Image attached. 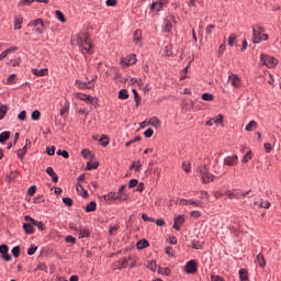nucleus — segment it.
<instances>
[{
	"label": "nucleus",
	"instance_id": "obj_43",
	"mask_svg": "<svg viewBox=\"0 0 281 281\" xmlns=\"http://www.w3.org/2000/svg\"><path fill=\"white\" fill-rule=\"evenodd\" d=\"M158 273H160L161 276H170L171 271L170 268H159Z\"/></svg>",
	"mask_w": 281,
	"mask_h": 281
},
{
	"label": "nucleus",
	"instance_id": "obj_52",
	"mask_svg": "<svg viewBox=\"0 0 281 281\" xmlns=\"http://www.w3.org/2000/svg\"><path fill=\"white\" fill-rule=\"evenodd\" d=\"M214 124H223V114H218L217 116L213 117Z\"/></svg>",
	"mask_w": 281,
	"mask_h": 281
},
{
	"label": "nucleus",
	"instance_id": "obj_45",
	"mask_svg": "<svg viewBox=\"0 0 281 281\" xmlns=\"http://www.w3.org/2000/svg\"><path fill=\"white\" fill-rule=\"evenodd\" d=\"M32 120H34L35 122L41 120V111L35 110L33 111L32 115H31Z\"/></svg>",
	"mask_w": 281,
	"mask_h": 281
},
{
	"label": "nucleus",
	"instance_id": "obj_7",
	"mask_svg": "<svg viewBox=\"0 0 281 281\" xmlns=\"http://www.w3.org/2000/svg\"><path fill=\"white\" fill-rule=\"evenodd\" d=\"M24 220L27 222V223H24L23 224V229L25 232V234H33L34 233V218H32L30 215H26L24 217Z\"/></svg>",
	"mask_w": 281,
	"mask_h": 281
},
{
	"label": "nucleus",
	"instance_id": "obj_63",
	"mask_svg": "<svg viewBox=\"0 0 281 281\" xmlns=\"http://www.w3.org/2000/svg\"><path fill=\"white\" fill-rule=\"evenodd\" d=\"M164 30L165 32H172V23L166 22Z\"/></svg>",
	"mask_w": 281,
	"mask_h": 281
},
{
	"label": "nucleus",
	"instance_id": "obj_13",
	"mask_svg": "<svg viewBox=\"0 0 281 281\" xmlns=\"http://www.w3.org/2000/svg\"><path fill=\"white\" fill-rule=\"evenodd\" d=\"M183 223H186V218L183 217V215L175 217L173 229H181V225H183Z\"/></svg>",
	"mask_w": 281,
	"mask_h": 281
},
{
	"label": "nucleus",
	"instance_id": "obj_10",
	"mask_svg": "<svg viewBox=\"0 0 281 281\" xmlns=\"http://www.w3.org/2000/svg\"><path fill=\"white\" fill-rule=\"evenodd\" d=\"M135 63H137L135 55H128L121 60L122 67H131V65H135Z\"/></svg>",
	"mask_w": 281,
	"mask_h": 281
},
{
	"label": "nucleus",
	"instance_id": "obj_58",
	"mask_svg": "<svg viewBox=\"0 0 281 281\" xmlns=\"http://www.w3.org/2000/svg\"><path fill=\"white\" fill-rule=\"evenodd\" d=\"M26 117H27V112H25V111L20 112L18 115V120H21L22 122H24V120H26Z\"/></svg>",
	"mask_w": 281,
	"mask_h": 281
},
{
	"label": "nucleus",
	"instance_id": "obj_35",
	"mask_svg": "<svg viewBox=\"0 0 281 281\" xmlns=\"http://www.w3.org/2000/svg\"><path fill=\"white\" fill-rule=\"evenodd\" d=\"M97 203L94 201L90 202L87 206H86V212H95V207H97Z\"/></svg>",
	"mask_w": 281,
	"mask_h": 281
},
{
	"label": "nucleus",
	"instance_id": "obj_26",
	"mask_svg": "<svg viewBox=\"0 0 281 281\" xmlns=\"http://www.w3.org/2000/svg\"><path fill=\"white\" fill-rule=\"evenodd\" d=\"M256 128H258V122L256 121H250L249 124L246 125V131L251 132V131H256Z\"/></svg>",
	"mask_w": 281,
	"mask_h": 281
},
{
	"label": "nucleus",
	"instance_id": "obj_64",
	"mask_svg": "<svg viewBox=\"0 0 281 281\" xmlns=\"http://www.w3.org/2000/svg\"><path fill=\"white\" fill-rule=\"evenodd\" d=\"M211 281H223V279L220 276H212Z\"/></svg>",
	"mask_w": 281,
	"mask_h": 281
},
{
	"label": "nucleus",
	"instance_id": "obj_40",
	"mask_svg": "<svg viewBox=\"0 0 281 281\" xmlns=\"http://www.w3.org/2000/svg\"><path fill=\"white\" fill-rule=\"evenodd\" d=\"M26 154H27V146L26 145L22 149L18 150V157H20V159H23V157H25Z\"/></svg>",
	"mask_w": 281,
	"mask_h": 281
},
{
	"label": "nucleus",
	"instance_id": "obj_8",
	"mask_svg": "<svg viewBox=\"0 0 281 281\" xmlns=\"http://www.w3.org/2000/svg\"><path fill=\"white\" fill-rule=\"evenodd\" d=\"M184 271L191 274L196 273V271H199V263L196 262V260L192 259L188 261L184 267Z\"/></svg>",
	"mask_w": 281,
	"mask_h": 281
},
{
	"label": "nucleus",
	"instance_id": "obj_32",
	"mask_svg": "<svg viewBox=\"0 0 281 281\" xmlns=\"http://www.w3.org/2000/svg\"><path fill=\"white\" fill-rule=\"evenodd\" d=\"M76 190L79 194H81L82 196L87 198V191H85V189L82 188V184H80V182H78L76 184Z\"/></svg>",
	"mask_w": 281,
	"mask_h": 281
},
{
	"label": "nucleus",
	"instance_id": "obj_50",
	"mask_svg": "<svg viewBox=\"0 0 281 281\" xmlns=\"http://www.w3.org/2000/svg\"><path fill=\"white\" fill-rule=\"evenodd\" d=\"M36 249H38L37 246L32 245L29 249H27V255L29 256H34L36 254Z\"/></svg>",
	"mask_w": 281,
	"mask_h": 281
},
{
	"label": "nucleus",
	"instance_id": "obj_60",
	"mask_svg": "<svg viewBox=\"0 0 281 281\" xmlns=\"http://www.w3.org/2000/svg\"><path fill=\"white\" fill-rule=\"evenodd\" d=\"M63 201L65 205H68V207H71V205H74V200H71L70 198H64Z\"/></svg>",
	"mask_w": 281,
	"mask_h": 281
},
{
	"label": "nucleus",
	"instance_id": "obj_48",
	"mask_svg": "<svg viewBox=\"0 0 281 281\" xmlns=\"http://www.w3.org/2000/svg\"><path fill=\"white\" fill-rule=\"evenodd\" d=\"M147 269H150V271H156L157 262L156 261H148Z\"/></svg>",
	"mask_w": 281,
	"mask_h": 281
},
{
	"label": "nucleus",
	"instance_id": "obj_54",
	"mask_svg": "<svg viewBox=\"0 0 281 281\" xmlns=\"http://www.w3.org/2000/svg\"><path fill=\"white\" fill-rule=\"evenodd\" d=\"M117 200L119 201H127L128 195H126L125 193H116Z\"/></svg>",
	"mask_w": 281,
	"mask_h": 281
},
{
	"label": "nucleus",
	"instance_id": "obj_16",
	"mask_svg": "<svg viewBox=\"0 0 281 281\" xmlns=\"http://www.w3.org/2000/svg\"><path fill=\"white\" fill-rule=\"evenodd\" d=\"M78 100H81L82 102H93V99L85 93H76L75 94Z\"/></svg>",
	"mask_w": 281,
	"mask_h": 281
},
{
	"label": "nucleus",
	"instance_id": "obj_4",
	"mask_svg": "<svg viewBox=\"0 0 281 281\" xmlns=\"http://www.w3.org/2000/svg\"><path fill=\"white\" fill-rule=\"evenodd\" d=\"M199 170H200V176L202 178L203 183H212V181H214V175H212L210 170H207V167L200 166Z\"/></svg>",
	"mask_w": 281,
	"mask_h": 281
},
{
	"label": "nucleus",
	"instance_id": "obj_15",
	"mask_svg": "<svg viewBox=\"0 0 281 281\" xmlns=\"http://www.w3.org/2000/svg\"><path fill=\"white\" fill-rule=\"evenodd\" d=\"M103 199L106 203H113V201H117V193L110 192L106 195H104Z\"/></svg>",
	"mask_w": 281,
	"mask_h": 281
},
{
	"label": "nucleus",
	"instance_id": "obj_44",
	"mask_svg": "<svg viewBox=\"0 0 281 281\" xmlns=\"http://www.w3.org/2000/svg\"><path fill=\"white\" fill-rule=\"evenodd\" d=\"M21 254V246H15L12 248V255L14 256V258H19Z\"/></svg>",
	"mask_w": 281,
	"mask_h": 281
},
{
	"label": "nucleus",
	"instance_id": "obj_3",
	"mask_svg": "<svg viewBox=\"0 0 281 281\" xmlns=\"http://www.w3.org/2000/svg\"><path fill=\"white\" fill-rule=\"evenodd\" d=\"M29 27H32L35 34H44L45 33V23H43V19H36L29 23Z\"/></svg>",
	"mask_w": 281,
	"mask_h": 281
},
{
	"label": "nucleus",
	"instance_id": "obj_20",
	"mask_svg": "<svg viewBox=\"0 0 281 281\" xmlns=\"http://www.w3.org/2000/svg\"><path fill=\"white\" fill-rule=\"evenodd\" d=\"M48 69L47 68H44V69H33L32 70V74H34V76H37V77H43V76H47L48 74Z\"/></svg>",
	"mask_w": 281,
	"mask_h": 281
},
{
	"label": "nucleus",
	"instance_id": "obj_30",
	"mask_svg": "<svg viewBox=\"0 0 281 281\" xmlns=\"http://www.w3.org/2000/svg\"><path fill=\"white\" fill-rule=\"evenodd\" d=\"M10 139V132H2L0 134V144H5Z\"/></svg>",
	"mask_w": 281,
	"mask_h": 281
},
{
	"label": "nucleus",
	"instance_id": "obj_39",
	"mask_svg": "<svg viewBox=\"0 0 281 281\" xmlns=\"http://www.w3.org/2000/svg\"><path fill=\"white\" fill-rule=\"evenodd\" d=\"M238 38V36H236V34H231L229 37H228V45L231 47H234V44L236 43V40Z\"/></svg>",
	"mask_w": 281,
	"mask_h": 281
},
{
	"label": "nucleus",
	"instance_id": "obj_47",
	"mask_svg": "<svg viewBox=\"0 0 281 281\" xmlns=\"http://www.w3.org/2000/svg\"><path fill=\"white\" fill-rule=\"evenodd\" d=\"M81 155H82V157H85V159H91V157H92L91 150H89V149H83L81 151Z\"/></svg>",
	"mask_w": 281,
	"mask_h": 281
},
{
	"label": "nucleus",
	"instance_id": "obj_31",
	"mask_svg": "<svg viewBox=\"0 0 281 281\" xmlns=\"http://www.w3.org/2000/svg\"><path fill=\"white\" fill-rule=\"evenodd\" d=\"M119 100H128V90L126 89L120 90Z\"/></svg>",
	"mask_w": 281,
	"mask_h": 281
},
{
	"label": "nucleus",
	"instance_id": "obj_5",
	"mask_svg": "<svg viewBox=\"0 0 281 281\" xmlns=\"http://www.w3.org/2000/svg\"><path fill=\"white\" fill-rule=\"evenodd\" d=\"M261 63L268 67V69H273L278 65V59L269 55H261Z\"/></svg>",
	"mask_w": 281,
	"mask_h": 281
},
{
	"label": "nucleus",
	"instance_id": "obj_55",
	"mask_svg": "<svg viewBox=\"0 0 281 281\" xmlns=\"http://www.w3.org/2000/svg\"><path fill=\"white\" fill-rule=\"evenodd\" d=\"M192 249H203V243H201V241H193Z\"/></svg>",
	"mask_w": 281,
	"mask_h": 281
},
{
	"label": "nucleus",
	"instance_id": "obj_2",
	"mask_svg": "<svg viewBox=\"0 0 281 281\" xmlns=\"http://www.w3.org/2000/svg\"><path fill=\"white\" fill-rule=\"evenodd\" d=\"M261 41H269V35L265 34L262 26L252 25V43H261Z\"/></svg>",
	"mask_w": 281,
	"mask_h": 281
},
{
	"label": "nucleus",
	"instance_id": "obj_38",
	"mask_svg": "<svg viewBox=\"0 0 281 281\" xmlns=\"http://www.w3.org/2000/svg\"><path fill=\"white\" fill-rule=\"evenodd\" d=\"M98 166H100V164L89 161L87 164L86 170H97Z\"/></svg>",
	"mask_w": 281,
	"mask_h": 281
},
{
	"label": "nucleus",
	"instance_id": "obj_23",
	"mask_svg": "<svg viewBox=\"0 0 281 281\" xmlns=\"http://www.w3.org/2000/svg\"><path fill=\"white\" fill-rule=\"evenodd\" d=\"M181 205H194V207H199L200 202L194 200H181Z\"/></svg>",
	"mask_w": 281,
	"mask_h": 281
},
{
	"label": "nucleus",
	"instance_id": "obj_49",
	"mask_svg": "<svg viewBox=\"0 0 281 281\" xmlns=\"http://www.w3.org/2000/svg\"><path fill=\"white\" fill-rule=\"evenodd\" d=\"M57 155L64 157V159H69V151L67 150H57Z\"/></svg>",
	"mask_w": 281,
	"mask_h": 281
},
{
	"label": "nucleus",
	"instance_id": "obj_21",
	"mask_svg": "<svg viewBox=\"0 0 281 281\" xmlns=\"http://www.w3.org/2000/svg\"><path fill=\"white\" fill-rule=\"evenodd\" d=\"M239 280L240 281H249V272L246 269L239 270Z\"/></svg>",
	"mask_w": 281,
	"mask_h": 281
},
{
	"label": "nucleus",
	"instance_id": "obj_36",
	"mask_svg": "<svg viewBox=\"0 0 281 281\" xmlns=\"http://www.w3.org/2000/svg\"><path fill=\"white\" fill-rule=\"evenodd\" d=\"M8 115V106L1 105L0 106V120H3Z\"/></svg>",
	"mask_w": 281,
	"mask_h": 281
},
{
	"label": "nucleus",
	"instance_id": "obj_33",
	"mask_svg": "<svg viewBox=\"0 0 281 281\" xmlns=\"http://www.w3.org/2000/svg\"><path fill=\"white\" fill-rule=\"evenodd\" d=\"M252 155L254 153L251 150H248L247 154L241 159L243 164H248L249 161H251Z\"/></svg>",
	"mask_w": 281,
	"mask_h": 281
},
{
	"label": "nucleus",
	"instance_id": "obj_37",
	"mask_svg": "<svg viewBox=\"0 0 281 281\" xmlns=\"http://www.w3.org/2000/svg\"><path fill=\"white\" fill-rule=\"evenodd\" d=\"M148 240L146 239H143V240H139L137 243V249H146V247H148Z\"/></svg>",
	"mask_w": 281,
	"mask_h": 281
},
{
	"label": "nucleus",
	"instance_id": "obj_41",
	"mask_svg": "<svg viewBox=\"0 0 281 281\" xmlns=\"http://www.w3.org/2000/svg\"><path fill=\"white\" fill-rule=\"evenodd\" d=\"M134 41L138 44L142 41V31L137 30L134 32Z\"/></svg>",
	"mask_w": 281,
	"mask_h": 281
},
{
	"label": "nucleus",
	"instance_id": "obj_14",
	"mask_svg": "<svg viewBox=\"0 0 281 281\" xmlns=\"http://www.w3.org/2000/svg\"><path fill=\"white\" fill-rule=\"evenodd\" d=\"M79 238H89V236L91 235V233H89V227H82L79 226Z\"/></svg>",
	"mask_w": 281,
	"mask_h": 281
},
{
	"label": "nucleus",
	"instance_id": "obj_57",
	"mask_svg": "<svg viewBox=\"0 0 281 281\" xmlns=\"http://www.w3.org/2000/svg\"><path fill=\"white\" fill-rule=\"evenodd\" d=\"M120 229V225H114L110 227V236H115V232Z\"/></svg>",
	"mask_w": 281,
	"mask_h": 281
},
{
	"label": "nucleus",
	"instance_id": "obj_46",
	"mask_svg": "<svg viewBox=\"0 0 281 281\" xmlns=\"http://www.w3.org/2000/svg\"><path fill=\"white\" fill-rule=\"evenodd\" d=\"M202 100H205V102H212V100H214V95H212L211 93H203Z\"/></svg>",
	"mask_w": 281,
	"mask_h": 281
},
{
	"label": "nucleus",
	"instance_id": "obj_53",
	"mask_svg": "<svg viewBox=\"0 0 281 281\" xmlns=\"http://www.w3.org/2000/svg\"><path fill=\"white\" fill-rule=\"evenodd\" d=\"M131 168H134L135 172H139L142 170V164L139 161L134 162Z\"/></svg>",
	"mask_w": 281,
	"mask_h": 281
},
{
	"label": "nucleus",
	"instance_id": "obj_22",
	"mask_svg": "<svg viewBox=\"0 0 281 281\" xmlns=\"http://www.w3.org/2000/svg\"><path fill=\"white\" fill-rule=\"evenodd\" d=\"M19 49L16 46H13L11 48H8L7 50L2 52L0 55V60H3V58L8 57V54H12V52H16Z\"/></svg>",
	"mask_w": 281,
	"mask_h": 281
},
{
	"label": "nucleus",
	"instance_id": "obj_56",
	"mask_svg": "<svg viewBox=\"0 0 281 281\" xmlns=\"http://www.w3.org/2000/svg\"><path fill=\"white\" fill-rule=\"evenodd\" d=\"M65 113H69V103H65L60 110V115H65Z\"/></svg>",
	"mask_w": 281,
	"mask_h": 281
},
{
	"label": "nucleus",
	"instance_id": "obj_24",
	"mask_svg": "<svg viewBox=\"0 0 281 281\" xmlns=\"http://www.w3.org/2000/svg\"><path fill=\"white\" fill-rule=\"evenodd\" d=\"M150 9L154 10V12H160L164 9V4L156 1L150 5Z\"/></svg>",
	"mask_w": 281,
	"mask_h": 281
},
{
	"label": "nucleus",
	"instance_id": "obj_34",
	"mask_svg": "<svg viewBox=\"0 0 281 281\" xmlns=\"http://www.w3.org/2000/svg\"><path fill=\"white\" fill-rule=\"evenodd\" d=\"M21 25H23V18H15L14 30H21Z\"/></svg>",
	"mask_w": 281,
	"mask_h": 281
},
{
	"label": "nucleus",
	"instance_id": "obj_59",
	"mask_svg": "<svg viewBox=\"0 0 281 281\" xmlns=\"http://www.w3.org/2000/svg\"><path fill=\"white\" fill-rule=\"evenodd\" d=\"M34 1L36 0H22L19 5L23 7V5H32V3H34Z\"/></svg>",
	"mask_w": 281,
	"mask_h": 281
},
{
	"label": "nucleus",
	"instance_id": "obj_11",
	"mask_svg": "<svg viewBox=\"0 0 281 281\" xmlns=\"http://www.w3.org/2000/svg\"><path fill=\"white\" fill-rule=\"evenodd\" d=\"M8 251H10V248L8 247V245L5 244L0 245V254L2 255L3 260H5L7 262H10V260H12V256H10Z\"/></svg>",
	"mask_w": 281,
	"mask_h": 281
},
{
	"label": "nucleus",
	"instance_id": "obj_51",
	"mask_svg": "<svg viewBox=\"0 0 281 281\" xmlns=\"http://www.w3.org/2000/svg\"><path fill=\"white\" fill-rule=\"evenodd\" d=\"M259 207H262L263 210H269V207H271V203L268 201H261L259 203Z\"/></svg>",
	"mask_w": 281,
	"mask_h": 281
},
{
	"label": "nucleus",
	"instance_id": "obj_61",
	"mask_svg": "<svg viewBox=\"0 0 281 281\" xmlns=\"http://www.w3.org/2000/svg\"><path fill=\"white\" fill-rule=\"evenodd\" d=\"M138 183L139 181H137V179H132L130 180L128 188H137Z\"/></svg>",
	"mask_w": 281,
	"mask_h": 281
},
{
	"label": "nucleus",
	"instance_id": "obj_25",
	"mask_svg": "<svg viewBox=\"0 0 281 281\" xmlns=\"http://www.w3.org/2000/svg\"><path fill=\"white\" fill-rule=\"evenodd\" d=\"M149 124L155 128H159V126H161V121L157 116H155L149 120Z\"/></svg>",
	"mask_w": 281,
	"mask_h": 281
},
{
	"label": "nucleus",
	"instance_id": "obj_12",
	"mask_svg": "<svg viewBox=\"0 0 281 281\" xmlns=\"http://www.w3.org/2000/svg\"><path fill=\"white\" fill-rule=\"evenodd\" d=\"M236 164H238V156H227L224 159L225 166H236Z\"/></svg>",
	"mask_w": 281,
	"mask_h": 281
},
{
	"label": "nucleus",
	"instance_id": "obj_27",
	"mask_svg": "<svg viewBox=\"0 0 281 281\" xmlns=\"http://www.w3.org/2000/svg\"><path fill=\"white\" fill-rule=\"evenodd\" d=\"M55 16L61 23H67V18H65V14L61 11H59V10L55 11Z\"/></svg>",
	"mask_w": 281,
	"mask_h": 281
},
{
	"label": "nucleus",
	"instance_id": "obj_29",
	"mask_svg": "<svg viewBox=\"0 0 281 281\" xmlns=\"http://www.w3.org/2000/svg\"><path fill=\"white\" fill-rule=\"evenodd\" d=\"M18 178H19V172L12 171L9 176H7V181L8 183H12V181H14Z\"/></svg>",
	"mask_w": 281,
	"mask_h": 281
},
{
	"label": "nucleus",
	"instance_id": "obj_42",
	"mask_svg": "<svg viewBox=\"0 0 281 281\" xmlns=\"http://www.w3.org/2000/svg\"><path fill=\"white\" fill-rule=\"evenodd\" d=\"M33 224H34V227H37V229H40L41 232H43V229H45V224H43V222L33 220Z\"/></svg>",
	"mask_w": 281,
	"mask_h": 281
},
{
	"label": "nucleus",
	"instance_id": "obj_6",
	"mask_svg": "<svg viewBox=\"0 0 281 281\" xmlns=\"http://www.w3.org/2000/svg\"><path fill=\"white\" fill-rule=\"evenodd\" d=\"M225 194H226V196H228V199H243L245 196H248V194H251V190H249L247 192H241V191L234 189V190L226 191Z\"/></svg>",
	"mask_w": 281,
	"mask_h": 281
},
{
	"label": "nucleus",
	"instance_id": "obj_17",
	"mask_svg": "<svg viewBox=\"0 0 281 281\" xmlns=\"http://www.w3.org/2000/svg\"><path fill=\"white\" fill-rule=\"evenodd\" d=\"M93 139H97V142H100L101 146L103 147L109 146V137L106 135H102L100 138H98V136H93Z\"/></svg>",
	"mask_w": 281,
	"mask_h": 281
},
{
	"label": "nucleus",
	"instance_id": "obj_62",
	"mask_svg": "<svg viewBox=\"0 0 281 281\" xmlns=\"http://www.w3.org/2000/svg\"><path fill=\"white\" fill-rule=\"evenodd\" d=\"M182 168H183L184 172H190V161H184L182 164Z\"/></svg>",
	"mask_w": 281,
	"mask_h": 281
},
{
	"label": "nucleus",
	"instance_id": "obj_18",
	"mask_svg": "<svg viewBox=\"0 0 281 281\" xmlns=\"http://www.w3.org/2000/svg\"><path fill=\"white\" fill-rule=\"evenodd\" d=\"M46 172H47V175H49V177H52L54 183H58V175H56V171H54V168L48 167L46 169Z\"/></svg>",
	"mask_w": 281,
	"mask_h": 281
},
{
	"label": "nucleus",
	"instance_id": "obj_9",
	"mask_svg": "<svg viewBox=\"0 0 281 281\" xmlns=\"http://www.w3.org/2000/svg\"><path fill=\"white\" fill-rule=\"evenodd\" d=\"M228 82L234 87L235 89H238L243 85V81L240 80V77L236 74H231L228 76Z\"/></svg>",
	"mask_w": 281,
	"mask_h": 281
},
{
	"label": "nucleus",
	"instance_id": "obj_19",
	"mask_svg": "<svg viewBox=\"0 0 281 281\" xmlns=\"http://www.w3.org/2000/svg\"><path fill=\"white\" fill-rule=\"evenodd\" d=\"M126 267H128V259L126 258L120 259L115 265L116 269H124Z\"/></svg>",
	"mask_w": 281,
	"mask_h": 281
},
{
	"label": "nucleus",
	"instance_id": "obj_28",
	"mask_svg": "<svg viewBox=\"0 0 281 281\" xmlns=\"http://www.w3.org/2000/svg\"><path fill=\"white\" fill-rule=\"evenodd\" d=\"M256 260H257L259 267H262V268L267 267V261L265 260V256L259 254V255H257Z\"/></svg>",
	"mask_w": 281,
	"mask_h": 281
},
{
	"label": "nucleus",
	"instance_id": "obj_1",
	"mask_svg": "<svg viewBox=\"0 0 281 281\" xmlns=\"http://www.w3.org/2000/svg\"><path fill=\"white\" fill-rule=\"evenodd\" d=\"M71 45L79 47L82 54H93V44H91V37L86 33L75 35L71 40Z\"/></svg>",
	"mask_w": 281,
	"mask_h": 281
}]
</instances>
